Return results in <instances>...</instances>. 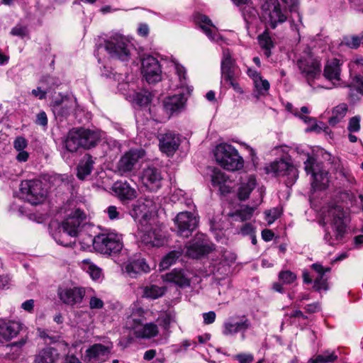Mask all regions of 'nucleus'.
Instances as JSON below:
<instances>
[{
    "label": "nucleus",
    "mask_w": 363,
    "mask_h": 363,
    "mask_svg": "<svg viewBox=\"0 0 363 363\" xmlns=\"http://www.w3.org/2000/svg\"><path fill=\"white\" fill-rule=\"evenodd\" d=\"M165 291L166 287L151 284L143 288V296L151 299H156L162 296Z\"/></svg>",
    "instance_id": "79ce46f5"
},
{
    "label": "nucleus",
    "mask_w": 363,
    "mask_h": 363,
    "mask_svg": "<svg viewBox=\"0 0 363 363\" xmlns=\"http://www.w3.org/2000/svg\"><path fill=\"white\" fill-rule=\"evenodd\" d=\"M311 268L318 274V277L314 281L313 289L318 291H320L321 290L327 291L328 289V285L327 278L325 277V274L329 272L330 268H325L319 263L313 264Z\"/></svg>",
    "instance_id": "c756f323"
},
{
    "label": "nucleus",
    "mask_w": 363,
    "mask_h": 363,
    "mask_svg": "<svg viewBox=\"0 0 363 363\" xmlns=\"http://www.w3.org/2000/svg\"><path fill=\"white\" fill-rule=\"evenodd\" d=\"M250 327L251 323L245 315H233L223 322L222 333L226 337H234L238 333H241L244 340L245 333Z\"/></svg>",
    "instance_id": "9b49d317"
},
{
    "label": "nucleus",
    "mask_w": 363,
    "mask_h": 363,
    "mask_svg": "<svg viewBox=\"0 0 363 363\" xmlns=\"http://www.w3.org/2000/svg\"><path fill=\"white\" fill-rule=\"evenodd\" d=\"M253 83L257 91L262 95L267 94L270 87L269 82L262 77Z\"/></svg>",
    "instance_id": "5fc2aeb1"
},
{
    "label": "nucleus",
    "mask_w": 363,
    "mask_h": 363,
    "mask_svg": "<svg viewBox=\"0 0 363 363\" xmlns=\"http://www.w3.org/2000/svg\"><path fill=\"white\" fill-rule=\"evenodd\" d=\"M38 84L43 86L44 89L48 93L59 85V80L55 77L46 75L40 78Z\"/></svg>",
    "instance_id": "3c124183"
},
{
    "label": "nucleus",
    "mask_w": 363,
    "mask_h": 363,
    "mask_svg": "<svg viewBox=\"0 0 363 363\" xmlns=\"http://www.w3.org/2000/svg\"><path fill=\"white\" fill-rule=\"evenodd\" d=\"M60 358L57 350L52 347H45L38 352L35 357V363H56Z\"/></svg>",
    "instance_id": "473e14b6"
},
{
    "label": "nucleus",
    "mask_w": 363,
    "mask_h": 363,
    "mask_svg": "<svg viewBox=\"0 0 363 363\" xmlns=\"http://www.w3.org/2000/svg\"><path fill=\"white\" fill-rule=\"evenodd\" d=\"M235 62L231 57L228 49L223 50V58L221 61V75L223 79H230L234 75Z\"/></svg>",
    "instance_id": "2f4dec72"
},
{
    "label": "nucleus",
    "mask_w": 363,
    "mask_h": 363,
    "mask_svg": "<svg viewBox=\"0 0 363 363\" xmlns=\"http://www.w3.org/2000/svg\"><path fill=\"white\" fill-rule=\"evenodd\" d=\"M43 86H40L38 84V86L36 89H34L31 91V94L38 98V99L43 100L45 99L47 96V91L44 89Z\"/></svg>",
    "instance_id": "680f3d73"
},
{
    "label": "nucleus",
    "mask_w": 363,
    "mask_h": 363,
    "mask_svg": "<svg viewBox=\"0 0 363 363\" xmlns=\"http://www.w3.org/2000/svg\"><path fill=\"white\" fill-rule=\"evenodd\" d=\"M361 117L354 116L349 119L347 125V130L350 133H358L361 129L360 125Z\"/></svg>",
    "instance_id": "6e6d98bb"
},
{
    "label": "nucleus",
    "mask_w": 363,
    "mask_h": 363,
    "mask_svg": "<svg viewBox=\"0 0 363 363\" xmlns=\"http://www.w3.org/2000/svg\"><path fill=\"white\" fill-rule=\"evenodd\" d=\"M125 272L132 278L150 272V267L142 257L130 259L124 265Z\"/></svg>",
    "instance_id": "4be33fe9"
},
{
    "label": "nucleus",
    "mask_w": 363,
    "mask_h": 363,
    "mask_svg": "<svg viewBox=\"0 0 363 363\" xmlns=\"http://www.w3.org/2000/svg\"><path fill=\"white\" fill-rule=\"evenodd\" d=\"M75 105V100L63 97L60 101L55 100L52 102V111L55 116L65 118L73 111Z\"/></svg>",
    "instance_id": "a878e982"
},
{
    "label": "nucleus",
    "mask_w": 363,
    "mask_h": 363,
    "mask_svg": "<svg viewBox=\"0 0 363 363\" xmlns=\"http://www.w3.org/2000/svg\"><path fill=\"white\" fill-rule=\"evenodd\" d=\"M227 177L225 174L218 169H214L211 175V182L213 186L219 187L222 194H228L230 191V186L226 184Z\"/></svg>",
    "instance_id": "72a5a7b5"
},
{
    "label": "nucleus",
    "mask_w": 363,
    "mask_h": 363,
    "mask_svg": "<svg viewBox=\"0 0 363 363\" xmlns=\"http://www.w3.org/2000/svg\"><path fill=\"white\" fill-rule=\"evenodd\" d=\"M267 173H274L277 176H287L286 185H292L298 178V170L293 165L290 158L280 159L272 162L266 167Z\"/></svg>",
    "instance_id": "f8f14e48"
},
{
    "label": "nucleus",
    "mask_w": 363,
    "mask_h": 363,
    "mask_svg": "<svg viewBox=\"0 0 363 363\" xmlns=\"http://www.w3.org/2000/svg\"><path fill=\"white\" fill-rule=\"evenodd\" d=\"M347 86L355 89L359 94L363 95V74L351 77L350 82Z\"/></svg>",
    "instance_id": "603ef678"
},
{
    "label": "nucleus",
    "mask_w": 363,
    "mask_h": 363,
    "mask_svg": "<svg viewBox=\"0 0 363 363\" xmlns=\"http://www.w3.org/2000/svg\"><path fill=\"white\" fill-rule=\"evenodd\" d=\"M337 359L335 352L326 350L322 354L317 355L315 358H311V363H333Z\"/></svg>",
    "instance_id": "09e8293b"
},
{
    "label": "nucleus",
    "mask_w": 363,
    "mask_h": 363,
    "mask_svg": "<svg viewBox=\"0 0 363 363\" xmlns=\"http://www.w3.org/2000/svg\"><path fill=\"white\" fill-rule=\"evenodd\" d=\"M361 43H363V32L360 35L345 36L342 38L341 43L342 45L352 49H357Z\"/></svg>",
    "instance_id": "8fccbe9b"
},
{
    "label": "nucleus",
    "mask_w": 363,
    "mask_h": 363,
    "mask_svg": "<svg viewBox=\"0 0 363 363\" xmlns=\"http://www.w3.org/2000/svg\"><path fill=\"white\" fill-rule=\"evenodd\" d=\"M80 266L84 271L89 274L93 280L99 281L102 277L101 269L89 259H83L80 263Z\"/></svg>",
    "instance_id": "58836bf2"
},
{
    "label": "nucleus",
    "mask_w": 363,
    "mask_h": 363,
    "mask_svg": "<svg viewBox=\"0 0 363 363\" xmlns=\"http://www.w3.org/2000/svg\"><path fill=\"white\" fill-rule=\"evenodd\" d=\"M106 212L111 220H118L121 218V212L115 206H108Z\"/></svg>",
    "instance_id": "e2e57ef3"
},
{
    "label": "nucleus",
    "mask_w": 363,
    "mask_h": 363,
    "mask_svg": "<svg viewBox=\"0 0 363 363\" xmlns=\"http://www.w3.org/2000/svg\"><path fill=\"white\" fill-rule=\"evenodd\" d=\"M94 164V160L89 155H86L79 163L77 167V177L80 179H84L89 176L92 169Z\"/></svg>",
    "instance_id": "f704fd0d"
},
{
    "label": "nucleus",
    "mask_w": 363,
    "mask_h": 363,
    "mask_svg": "<svg viewBox=\"0 0 363 363\" xmlns=\"http://www.w3.org/2000/svg\"><path fill=\"white\" fill-rule=\"evenodd\" d=\"M265 219L268 224L273 223L277 219H278L281 215V211L277 208H272L269 211H265Z\"/></svg>",
    "instance_id": "4d7b16f0"
},
{
    "label": "nucleus",
    "mask_w": 363,
    "mask_h": 363,
    "mask_svg": "<svg viewBox=\"0 0 363 363\" xmlns=\"http://www.w3.org/2000/svg\"><path fill=\"white\" fill-rule=\"evenodd\" d=\"M21 196L32 205L43 203L47 196V190L38 179L25 180L20 185Z\"/></svg>",
    "instance_id": "423d86ee"
},
{
    "label": "nucleus",
    "mask_w": 363,
    "mask_h": 363,
    "mask_svg": "<svg viewBox=\"0 0 363 363\" xmlns=\"http://www.w3.org/2000/svg\"><path fill=\"white\" fill-rule=\"evenodd\" d=\"M172 65H173L174 69L176 72V74H177V76L179 79L181 85L184 84L186 82V69H185V68L182 65H179V63H177L174 61L172 62Z\"/></svg>",
    "instance_id": "13d9d810"
},
{
    "label": "nucleus",
    "mask_w": 363,
    "mask_h": 363,
    "mask_svg": "<svg viewBox=\"0 0 363 363\" xmlns=\"http://www.w3.org/2000/svg\"><path fill=\"white\" fill-rule=\"evenodd\" d=\"M89 242L94 243V249L102 254H116L123 248L122 236L120 234L111 232L101 233L94 238H89Z\"/></svg>",
    "instance_id": "39448f33"
},
{
    "label": "nucleus",
    "mask_w": 363,
    "mask_h": 363,
    "mask_svg": "<svg viewBox=\"0 0 363 363\" xmlns=\"http://www.w3.org/2000/svg\"><path fill=\"white\" fill-rule=\"evenodd\" d=\"M28 29L26 26L21 25H16L11 29V34L16 36L23 38L28 35Z\"/></svg>",
    "instance_id": "052dcab7"
},
{
    "label": "nucleus",
    "mask_w": 363,
    "mask_h": 363,
    "mask_svg": "<svg viewBox=\"0 0 363 363\" xmlns=\"http://www.w3.org/2000/svg\"><path fill=\"white\" fill-rule=\"evenodd\" d=\"M145 152L142 148L131 149L125 152L117 164V169L121 175H128L136 169L139 160L145 157Z\"/></svg>",
    "instance_id": "ddd939ff"
},
{
    "label": "nucleus",
    "mask_w": 363,
    "mask_h": 363,
    "mask_svg": "<svg viewBox=\"0 0 363 363\" xmlns=\"http://www.w3.org/2000/svg\"><path fill=\"white\" fill-rule=\"evenodd\" d=\"M255 233L254 226L250 223H247L244 224L240 229L238 233L241 234L243 236L250 235Z\"/></svg>",
    "instance_id": "0e129e2a"
},
{
    "label": "nucleus",
    "mask_w": 363,
    "mask_h": 363,
    "mask_svg": "<svg viewBox=\"0 0 363 363\" xmlns=\"http://www.w3.org/2000/svg\"><path fill=\"white\" fill-rule=\"evenodd\" d=\"M186 99L184 94H179L167 97L163 102L164 108L169 115L180 112L184 108Z\"/></svg>",
    "instance_id": "cd10ccee"
},
{
    "label": "nucleus",
    "mask_w": 363,
    "mask_h": 363,
    "mask_svg": "<svg viewBox=\"0 0 363 363\" xmlns=\"http://www.w3.org/2000/svg\"><path fill=\"white\" fill-rule=\"evenodd\" d=\"M99 140L98 133L85 128L71 130L65 141V147L69 152H76L79 147L89 149L94 147Z\"/></svg>",
    "instance_id": "7ed1b4c3"
},
{
    "label": "nucleus",
    "mask_w": 363,
    "mask_h": 363,
    "mask_svg": "<svg viewBox=\"0 0 363 363\" xmlns=\"http://www.w3.org/2000/svg\"><path fill=\"white\" fill-rule=\"evenodd\" d=\"M254 208L242 206L235 211L230 212L228 216L232 222H243L250 220L253 214Z\"/></svg>",
    "instance_id": "c9c22d12"
},
{
    "label": "nucleus",
    "mask_w": 363,
    "mask_h": 363,
    "mask_svg": "<svg viewBox=\"0 0 363 363\" xmlns=\"http://www.w3.org/2000/svg\"><path fill=\"white\" fill-rule=\"evenodd\" d=\"M127 325L133 330L135 337L140 339H150L159 333L156 324L153 323L143 324L141 320L133 317L128 319Z\"/></svg>",
    "instance_id": "4468645a"
},
{
    "label": "nucleus",
    "mask_w": 363,
    "mask_h": 363,
    "mask_svg": "<svg viewBox=\"0 0 363 363\" xmlns=\"http://www.w3.org/2000/svg\"><path fill=\"white\" fill-rule=\"evenodd\" d=\"M13 146L16 152L25 150L28 147V141L25 138L22 136H18L13 140Z\"/></svg>",
    "instance_id": "bf43d9fd"
},
{
    "label": "nucleus",
    "mask_w": 363,
    "mask_h": 363,
    "mask_svg": "<svg viewBox=\"0 0 363 363\" xmlns=\"http://www.w3.org/2000/svg\"><path fill=\"white\" fill-rule=\"evenodd\" d=\"M160 149L168 156L173 155L180 145L179 135L173 132H167L159 136Z\"/></svg>",
    "instance_id": "412c9836"
},
{
    "label": "nucleus",
    "mask_w": 363,
    "mask_h": 363,
    "mask_svg": "<svg viewBox=\"0 0 363 363\" xmlns=\"http://www.w3.org/2000/svg\"><path fill=\"white\" fill-rule=\"evenodd\" d=\"M286 5H288L289 10L291 12H296L297 16V23L294 22V20L292 19L291 22V28L292 30H294L297 33L299 32L301 26H303L302 23V16L301 15L296 11L297 7V0H282Z\"/></svg>",
    "instance_id": "37998d69"
},
{
    "label": "nucleus",
    "mask_w": 363,
    "mask_h": 363,
    "mask_svg": "<svg viewBox=\"0 0 363 363\" xmlns=\"http://www.w3.org/2000/svg\"><path fill=\"white\" fill-rule=\"evenodd\" d=\"M242 14L246 23L247 29H249L250 26L258 22V12L256 9L251 5L247 4L242 9Z\"/></svg>",
    "instance_id": "ea45409f"
},
{
    "label": "nucleus",
    "mask_w": 363,
    "mask_h": 363,
    "mask_svg": "<svg viewBox=\"0 0 363 363\" xmlns=\"http://www.w3.org/2000/svg\"><path fill=\"white\" fill-rule=\"evenodd\" d=\"M85 218V213L79 208L72 210L52 233L55 240L62 246H72L74 243L73 239L78 235L79 228Z\"/></svg>",
    "instance_id": "f257e3e1"
},
{
    "label": "nucleus",
    "mask_w": 363,
    "mask_h": 363,
    "mask_svg": "<svg viewBox=\"0 0 363 363\" xmlns=\"http://www.w3.org/2000/svg\"><path fill=\"white\" fill-rule=\"evenodd\" d=\"M214 155L216 162L225 169L236 171L243 167L244 160L242 157L231 145L221 143L217 145Z\"/></svg>",
    "instance_id": "20e7f679"
},
{
    "label": "nucleus",
    "mask_w": 363,
    "mask_h": 363,
    "mask_svg": "<svg viewBox=\"0 0 363 363\" xmlns=\"http://www.w3.org/2000/svg\"><path fill=\"white\" fill-rule=\"evenodd\" d=\"M141 242L147 247H160L165 242L164 235L159 228L146 227L139 233Z\"/></svg>",
    "instance_id": "aec40b11"
},
{
    "label": "nucleus",
    "mask_w": 363,
    "mask_h": 363,
    "mask_svg": "<svg viewBox=\"0 0 363 363\" xmlns=\"http://www.w3.org/2000/svg\"><path fill=\"white\" fill-rule=\"evenodd\" d=\"M342 62L340 60L333 58L328 60L325 67L323 75L330 81L339 82L340 80Z\"/></svg>",
    "instance_id": "c85d7f7f"
},
{
    "label": "nucleus",
    "mask_w": 363,
    "mask_h": 363,
    "mask_svg": "<svg viewBox=\"0 0 363 363\" xmlns=\"http://www.w3.org/2000/svg\"><path fill=\"white\" fill-rule=\"evenodd\" d=\"M258 43L264 50V55L267 57H269L271 55V50L274 48V43L267 31H264L258 36Z\"/></svg>",
    "instance_id": "a18cd8bd"
},
{
    "label": "nucleus",
    "mask_w": 363,
    "mask_h": 363,
    "mask_svg": "<svg viewBox=\"0 0 363 363\" xmlns=\"http://www.w3.org/2000/svg\"><path fill=\"white\" fill-rule=\"evenodd\" d=\"M199 220L193 213L184 211L177 214L174 218L177 233L184 238L189 237L198 226Z\"/></svg>",
    "instance_id": "2eb2a0df"
},
{
    "label": "nucleus",
    "mask_w": 363,
    "mask_h": 363,
    "mask_svg": "<svg viewBox=\"0 0 363 363\" xmlns=\"http://www.w3.org/2000/svg\"><path fill=\"white\" fill-rule=\"evenodd\" d=\"M113 191L121 201H130L135 199L137 192L127 182L118 181L113 186Z\"/></svg>",
    "instance_id": "bb28decb"
},
{
    "label": "nucleus",
    "mask_w": 363,
    "mask_h": 363,
    "mask_svg": "<svg viewBox=\"0 0 363 363\" xmlns=\"http://www.w3.org/2000/svg\"><path fill=\"white\" fill-rule=\"evenodd\" d=\"M350 77L363 75V57L354 56L349 62Z\"/></svg>",
    "instance_id": "c03bdc74"
},
{
    "label": "nucleus",
    "mask_w": 363,
    "mask_h": 363,
    "mask_svg": "<svg viewBox=\"0 0 363 363\" xmlns=\"http://www.w3.org/2000/svg\"><path fill=\"white\" fill-rule=\"evenodd\" d=\"M304 169L307 174L311 175V186L314 190L326 189L329 183L328 174L314 157L308 156L304 162Z\"/></svg>",
    "instance_id": "1a4fd4ad"
},
{
    "label": "nucleus",
    "mask_w": 363,
    "mask_h": 363,
    "mask_svg": "<svg viewBox=\"0 0 363 363\" xmlns=\"http://www.w3.org/2000/svg\"><path fill=\"white\" fill-rule=\"evenodd\" d=\"M89 307L91 309H101L104 307V301L96 296H92L89 301Z\"/></svg>",
    "instance_id": "338daca9"
},
{
    "label": "nucleus",
    "mask_w": 363,
    "mask_h": 363,
    "mask_svg": "<svg viewBox=\"0 0 363 363\" xmlns=\"http://www.w3.org/2000/svg\"><path fill=\"white\" fill-rule=\"evenodd\" d=\"M57 294L63 303L74 306L82 303L85 296V289L77 286L59 288Z\"/></svg>",
    "instance_id": "6ab92c4d"
},
{
    "label": "nucleus",
    "mask_w": 363,
    "mask_h": 363,
    "mask_svg": "<svg viewBox=\"0 0 363 363\" xmlns=\"http://www.w3.org/2000/svg\"><path fill=\"white\" fill-rule=\"evenodd\" d=\"M157 208L156 203L152 199L145 198L138 201V204L134 206V211L141 214L143 217H147L148 214L154 212Z\"/></svg>",
    "instance_id": "e433bc0d"
},
{
    "label": "nucleus",
    "mask_w": 363,
    "mask_h": 363,
    "mask_svg": "<svg viewBox=\"0 0 363 363\" xmlns=\"http://www.w3.org/2000/svg\"><path fill=\"white\" fill-rule=\"evenodd\" d=\"M262 17L267 25L275 29L287 20L285 11L281 8L278 0H267L262 6Z\"/></svg>",
    "instance_id": "0eeeda50"
},
{
    "label": "nucleus",
    "mask_w": 363,
    "mask_h": 363,
    "mask_svg": "<svg viewBox=\"0 0 363 363\" xmlns=\"http://www.w3.org/2000/svg\"><path fill=\"white\" fill-rule=\"evenodd\" d=\"M110 349L101 344H94L86 351V357L91 363H101L108 358Z\"/></svg>",
    "instance_id": "b1692460"
},
{
    "label": "nucleus",
    "mask_w": 363,
    "mask_h": 363,
    "mask_svg": "<svg viewBox=\"0 0 363 363\" xmlns=\"http://www.w3.org/2000/svg\"><path fill=\"white\" fill-rule=\"evenodd\" d=\"M140 179L146 189L151 191H155L161 188L163 177L158 168L149 166L143 170Z\"/></svg>",
    "instance_id": "f3484780"
},
{
    "label": "nucleus",
    "mask_w": 363,
    "mask_h": 363,
    "mask_svg": "<svg viewBox=\"0 0 363 363\" xmlns=\"http://www.w3.org/2000/svg\"><path fill=\"white\" fill-rule=\"evenodd\" d=\"M279 279L284 284H291L296 279V275L291 271L282 270L279 273Z\"/></svg>",
    "instance_id": "864d4df0"
},
{
    "label": "nucleus",
    "mask_w": 363,
    "mask_h": 363,
    "mask_svg": "<svg viewBox=\"0 0 363 363\" xmlns=\"http://www.w3.org/2000/svg\"><path fill=\"white\" fill-rule=\"evenodd\" d=\"M162 279L167 282L174 283L180 288L187 287L191 283L189 274L182 269H174L163 275Z\"/></svg>",
    "instance_id": "393cba45"
},
{
    "label": "nucleus",
    "mask_w": 363,
    "mask_h": 363,
    "mask_svg": "<svg viewBox=\"0 0 363 363\" xmlns=\"http://www.w3.org/2000/svg\"><path fill=\"white\" fill-rule=\"evenodd\" d=\"M296 65L300 73L311 86V82L320 74V61L311 53H306L298 59Z\"/></svg>",
    "instance_id": "9d476101"
},
{
    "label": "nucleus",
    "mask_w": 363,
    "mask_h": 363,
    "mask_svg": "<svg viewBox=\"0 0 363 363\" xmlns=\"http://www.w3.org/2000/svg\"><path fill=\"white\" fill-rule=\"evenodd\" d=\"M152 94L147 90L135 92L133 95L134 103L140 106L148 105L152 101Z\"/></svg>",
    "instance_id": "49530a36"
},
{
    "label": "nucleus",
    "mask_w": 363,
    "mask_h": 363,
    "mask_svg": "<svg viewBox=\"0 0 363 363\" xmlns=\"http://www.w3.org/2000/svg\"><path fill=\"white\" fill-rule=\"evenodd\" d=\"M172 320V317L167 313H165L158 318V321H160V324L162 325L165 329L169 328Z\"/></svg>",
    "instance_id": "774afa93"
},
{
    "label": "nucleus",
    "mask_w": 363,
    "mask_h": 363,
    "mask_svg": "<svg viewBox=\"0 0 363 363\" xmlns=\"http://www.w3.org/2000/svg\"><path fill=\"white\" fill-rule=\"evenodd\" d=\"M197 22L203 33L211 40L219 42L223 40L222 37L216 30L211 21L206 16H199L197 18Z\"/></svg>",
    "instance_id": "7c9ffc66"
},
{
    "label": "nucleus",
    "mask_w": 363,
    "mask_h": 363,
    "mask_svg": "<svg viewBox=\"0 0 363 363\" xmlns=\"http://www.w3.org/2000/svg\"><path fill=\"white\" fill-rule=\"evenodd\" d=\"M142 72L146 81L149 84L156 83L162 79V70L158 60L152 57L148 56L142 62Z\"/></svg>",
    "instance_id": "a211bd4d"
},
{
    "label": "nucleus",
    "mask_w": 363,
    "mask_h": 363,
    "mask_svg": "<svg viewBox=\"0 0 363 363\" xmlns=\"http://www.w3.org/2000/svg\"><path fill=\"white\" fill-rule=\"evenodd\" d=\"M183 253H185L184 248L169 252L162 260L161 267L167 268L172 265Z\"/></svg>",
    "instance_id": "de8ad7c7"
},
{
    "label": "nucleus",
    "mask_w": 363,
    "mask_h": 363,
    "mask_svg": "<svg viewBox=\"0 0 363 363\" xmlns=\"http://www.w3.org/2000/svg\"><path fill=\"white\" fill-rule=\"evenodd\" d=\"M345 213L340 206L330 208L328 214L325 216L324 220L327 222L330 220V228L325 229L324 240L330 245H334L342 240L345 232V223L344 221Z\"/></svg>",
    "instance_id": "f03ea898"
},
{
    "label": "nucleus",
    "mask_w": 363,
    "mask_h": 363,
    "mask_svg": "<svg viewBox=\"0 0 363 363\" xmlns=\"http://www.w3.org/2000/svg\"><path fill=\"white\" fill-rule=\"evenodd\" d=\"M326 129H328V127L323 123H315L311 126L306 128V132H316V133H321L322 131H325Z\"/></svg>",
    "instance_id": "69168bd1"
},
{
    "label": "nucleus",
    "mask_w": 363,
    "mask_h": 363,
    "mask_svg": "<svg viewBox=\"0 0 363 363\" xmlns=\"http://www.w3.org/2000/svg\"><path fill=\"white\" fill-rule=\"evenodd\" d=\"M23 325L16 321H2L0 323V343H4L17 336L22 330Z\"/></svg>",
    "instance_id": "5701e85b"
},
{
    "label": "nucleus",
    "mask_w": 363,
    "mask_h": 363,
    "mask_svg": "<svg viewBox=\"0 0 363 363\" xmlns=\"http://www.w3.org/2000/svg\"><path fill=\"white\" fill-rule=\"evenodd\" d=\"M104 48L110 57L121 61L130 58V45L128 40L121 34L116 33L104 42Z\"/></svg>",
    "instance_id": "6e6552de"
},
{
    "label": "nucleus",
    "mask_w": 363,
    "mask_h": 363,
    "mask_svg": "<svg viewBox=\"0 0 363 363\" xmlns=\"http://www.w3.org/2000/svg\"><path fill=\"white\" fill-rule=\"evenodd\" d=\"M255 186L256 179L251 175L247 178V182H242L239 187L238 195L240 200L247 199Z\"/></svg>",
    "instance_id": "a19ab883"
},
{
    "label": "nucleus",
    "mask_w": 363,
    "mask_h": 363,
    "mask_svg": "<svg viewBox=\"0 0 363 363\" xmlns=\"http://www.w3.org/2000/svg\"><path fill=\"white\" fill-rule=\"evenodd\" d=\"M184 249L186 255L191 258H199L210 252L212 250L206 235L202 233H197Z\"/></svg>",
    "instance_id": "dca6fc26"
},
{
    "label": "nucleus",
    "mask_w": 363,
    "mask_h": 363,
    "mask_svg": "<svg viewBox=\"0 0 363 363\" xmlns=\"http://www.w3.org/2000/svg\"><path fill=\"white\" fill-rule=\"evenodd\" d=\"M348 111V105L345 103L340 104L333 108L332 116L328 120L330 125L335 126L340 123Z\"/></svg>",
    "instance_id": "4c0bfd02"
}]
</instances>
